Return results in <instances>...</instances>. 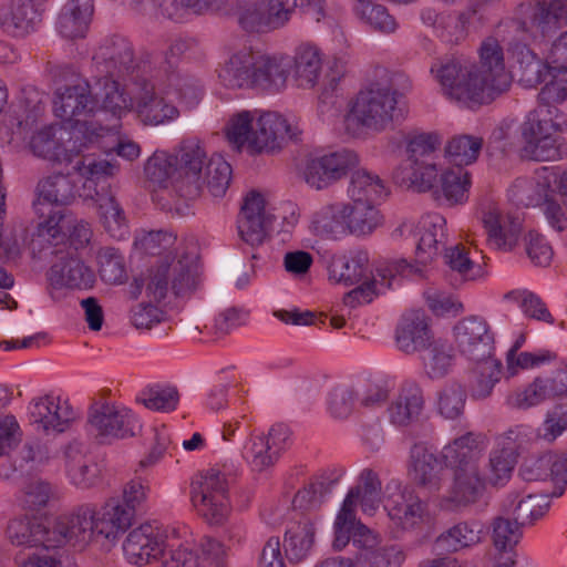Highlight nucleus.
I'll list each match as a JSON object with an SVG mask.
<instances>
[{"instance_id":"nucleus-1","label":"nucleus","mask_w":567,"mask_h":567,"mask_svg":"<svg viewBox=\"0 0 567 567\" xmlns=\"http://www.w3.org/2000/svg\"><path fill=\"white\" fill-rule=\"evenodd\" d=\"M480 63L464 58H446L431 66L443 93L468 107L488 104L505 93L512 76L504 63V53L497 39L486 38L480 47Z\"/></svg>"},{"instance_id":"nucleus-2","label":"nucleus","mask_w":567,"mask_h":567,"mask_svg":"<svg viewBox=\"0 0 567 567\" xmlns=\"http://www.w3.org/2000/svg\"><path fill=\"white\" fill-rule=\"evenodd\" d=\"M538 100L522 125V156L537 162L559 161L567 155V145L554 133L567 131V118L554 104L567 100V80L546 83Z\"/></svg>"},{"instance_id":"nucleus-3","label":"nucleus","mask_w":567,"mask_h":567,"mask_svg":"<svg viewBox=\"0 0 567 567\" xmlns=\"http://www.w3.org/2000/svg\"><path fill=\"white\" fill-rule=\"evenodd\" d=\"M410 90L406 74L388 72L359 91L350 117L369 132L382 133L405 118L404 96Z\"/></svg>"},{"instance_id":"nucleus-4","label":"nucleus","mask_w":567,"mask_h":567,"mask_svg":"<svg viewBox=\"0 0 567 567\" xmlns=\"http://www.w3.org/2000/svg\"><path fill=\"white\" fill-rule=\"evenodd\" d=\"M408 267L405 260L393 261L385 268L378 269L377 276L370 278L368 254L359 251L350 257L333 258L329 266V278L344 286L358 285L344 298L346 305L354 307L357 303H369L374 296L384 293L391 288L396 275Z\"/></svg>"},{"instance_id":"nucleus-5","label":"nucleus","mask_w":567,"mask_h":567,"mask_svg":"<svg viewBox=\"0 0 567 567\" xmlns=\"http://www.w3.org/2000/svg\"><path fill=\"white\" fill-rule=\"evenodd\" d=\"M403 142L405 158L393 169L394 182L420 193L432 189L441 171L435 161L442 144L441 135L415 130L406 133Z\"/></svg>"},{"instance_id":"nucleus-6","label":"nucleus","mask_w":567,"mask_h":567,"mask_svg":"<svg viewBox=\"0 0 567 567\" xmlns=\"http://www.w3.org/2000/svg\"><path fill=\"white\" fill-rule=\"evenodd\" d=\"M198 279L196 256L187 252L169 254L151 268L146 293L157 302L165 299L169 292L176 297H184L196 289Z\"/></svg>"},{"instance_id":"nucleus-7","label":"nucleus","mask_w":567,"mask_h":567,"mask_svg":"<svg viewBox=\"0 0 567 567\" xmlns=\"http://www.w3.org/2000/svg\"><path fill=\"white\" fill-rule=\"evenodd\" d=\"M229 476L226 466H216L199 473L190 483L192 504L198 515L212 525L223 524L230 513Z\"/></svg>"},{"instance_id":"nucleus-8","label":"nucleus","mask_w":567,"mask_h":567,"mask_svg":"<svg viewBox=\"0 0 567 567\" xmlns=\"http://www.w3.org/2000/svg\"><path fill=\"white\" fill-rule=\"evenodd\" d=\"M96 101L86 82L60 87L54 93L53 112L63 122H74V130L83 133L86 142L103 137L109 128L86 117L96 110Z\"/></svg>"},{"instance_id":"nucleus-9","label":"nucleus","mask_w":567,"mask_h":567,"mask_svg":"<svg viewBox=\"0 0 567 567\" xmlns=\"http://www.w3.org/2000/svg\"><path fill=\"white\" fill-rule=\"evenodd\" d=\"M567 25V0H542L535 4H520L508 28L518 40L527 42L536 38L554 35Z\"/></svg>"},{"instance_id":"nucleus-10","label":"nucleus","mask_w":567,"mask_h":567,"mask_svg":"<svg viewBox=\"0 0 567 567\" xmlns=\"http://www.w3.org/2000/svg\"><path fill=\"white\" fill-rule=\"evenodd\" d=\"M392 238L411 240L415 246V256L419 262L426 265L445 248L446 220L437 213L426 214L417 223L405 220L392 231Z\"/></svg>"},{"instance_id":"nucleus-11","label":"nucleus","mask_w":567,"mask_h":567,"mask_svg":"<svg viewBox=\"0 0 567 567\" xmlns=\"http://www.w3.org/2000/svg\"><path fill=\"white\" fill-rule=\"evenodd\" d=\"M86 424L87 431L102 442L132 437L141 429L130 409L106 400H96L90 405Z\"/></svg>"},{"instance_id":"nucleus-12","label":"nucleus","mask_w":567,"mask_h":567,"mask_svg":"<svg viewBox=\"0 0 567 567\" xmlns=\"http://www.w3.org/2000/svg\"><path fill=\"white\" fill-rule=\"evenodd\" d=\"M95 507L83 504L68 514L60 515L49 524L47 544L50 548L64 545L84 549L97 536L95 528Z\"/></svg>"},{"instance_id":"nucleus-13","label":"nucleus","mask_w":567,"mask_h":567,"mask_svg":"<svg viewBox=\"0 0 567 567\" xmlns=\"http://www.w3.org/2000/svg\"><path fill=\"white\" fill-rule=\"evenodd\" d=\"M383 503L391 520L404 530L415 529L426 517V504L411 486L399 478H391L385 484Z\"/></svg>"},{"instance_id":"nucleus-14","label":"nucleus","mask_w":567,"mask_h":567,"mask_svg":"<svg viewBox=\"0 0 567 567\" xmlns=\"http://www.w3.org/2000/svg\"><path fill=\"white\" fill-rule=\"evenodd\" d=\"M174 156L177 171L176 194L187 203L197 198L203 190L206 152L198 141L186 140Z\"/></svg>"},{"instance_id":"nucleus-15","label":"nucleus","mask_w":567,"mask_h":567,"mask_svg":"<svg viewBox=\"0 0 567 567\" xmlns=\"http://www.w3.org/2000/svg\"><path fill=\"white\" fill-rule=\"evenodd\" d=\"M289 441V427L275 424L267 435L250 433L241 447V456L252 471L264 472L278 462Z\"/></svg>"},{"instance_id":"nucleus-16","label":"nucleus","mask_w":567,"mask_h":567,"mask_svg":"<svg viewBox=\"0 0 567 567\" xmlns=\"http://www.w3.org/2000/svg\"><path fill=\"white\" fill-rule=\"evenodd\" d=\"M299 134L298 126L289 124L279 113L255 110V130L249 144V154L280 150L286 137L296 140Z\"/></svg>"},{"instance_id":"nucleus-17","label":"nucleus","mask_w":567,"mask_h":567,"mask_svg":"<svg viewBox=\"0 0 567 567\" xmlns=\"http://www.w3.org/2000/svg\"><path fill=\"white\" fill-rule=\"evenodd\" d=\"M28 415L34 430L47 435L65 432L75 419L72 406L52 394L33 399Z\"/></svg>"},{"instance_id":"nucleus-18","label":"nucleus","mask_w":567,"mask_h":567,"mask_svg":"<svg viewBox=\"0 0 567 567\" xmlns=\"http://www.w3.org/2000/svg\"><path fill=\"white\" fill-rule=\"evenodd\" d=\"M134 109L145 125L156 126L169 123L179 116L178 109L167 99L166 93L146 80L137 83Z\"/></svg>"},{"instance_id":"nucleus-19","label":"nucleus","mask_w":567,"mask_h":567,"mask_svg":"<svg viewBox=\"0 0 567 567\" xmlns=\"http://www.w3.org/2000/svg\"><path fill=\"white\" fill-rule=\"evenodd\" d=\"M93 61L101 80L125 79L135 68L132 44L122 37L106 39L96 50Z\"/></svg>"},{"instance_id":"nucleus-20","label":"nucleus","mask_w":567,"mask_h":567,"mask_svg":"<svg viewBox=\"0 0 567 567\" xmlns=\"http://www.w3.org/2000/svg\"><path fill=\"white\" fill-rule=\"evenodd\" d=\"M275 217L266 210L261 194L250 192L244 200L237 219L240 238L250 246L260 245L272 228Z\"/></svg>"},{"instance_id":"nucleus-21","label":"nucleus","mask_w":567,"mask_h":567,"mask_svg":"<svg viewBox=\"0 0 567 567\" xmlns=\"http://www.w3.org/2000/svg\"><path fill=\"white\" fill-rule=\"evenodd\" d=\"M454 338L461 353L470 360L492 357L494 336L483 318L470 316L460 320L454 327Z\"/></svg>"},{"instance_id":"nucleus-22","label":"nucleus","mask_w":567,"mask_h":567,"mask_svg":"<svg viewBox=\"0 0 567 567\" xmlns=\"http://www.w3.org/2000/svg\"><path fill=\"white\" fill-rule=\"evenodd\" d=\"M408 475L416 487L435 494L443 485L444 465L424 443H415L410 450Z\"/></svg>"},{"instance_id":"nucleus-23","label":"nucleus","mask_w":567,"mask_h":567,"mask_svg":"<svg viewBox=\"0 0 567 567\" xmlns=\"http://www.w3.org/2000/svg\"><path fill=\"white\" fill-rule=\"evenodd\" d=\"M165 534L157 524L145 523L131 530L123 543L128 563L143 566L159 557L165 549Z\"/></svg>"},{"instance_id":"nucleus-24","label":"nucleus","mask_w":567,"mask_h":567,"mask_svg":"<svg viewBox=\"0 0 567 567\" xmlns=\"http://www.w3.org/2000/svg\"><path fill=\"white\" fill-rule=\"evenodd\" d=\"M48 280L54 288L87 289L95 281V275L73 251L56 254L48 271Z\"/></svg>"},{"instance_id":"nucleus-25","label":"nucleus","mask_w":567,"mask_h":567,"mask_svg":"<svg viewBox=\"0 0 567 567\" xmlns=\"http://www.w3.org/2000/svg\"><path fill=\"white\" fill-rule=\"evenodd\" d=\"M433 338L430 319L422 310L405 312L395 329V344L406 354L422 352L427 348Z\"/></svg>"},{"instance_id":"nucleus-26","label":"nucleus","mask_w":567,"mask_h":567,"mask_svg":"<svg viewBox=\"0 0 567 567\" xmlns=\"http://www.w3.org/2000/svg\"><path fill=\"white\" fill-rule=\"evenodd\" d=\"M40 6L41 0H6L0 16L2 30L14 38L35 31L41 22Z\"/></svg>"},{"instance_id":"nucleus-27","label":"nucleus","mask_w":567,"mask_h":567,"mask_svg":"<svg viewBox=\"0 0 567 567\" xmlns=\"http://www.w3.org/2000/svg\"><path fill=\"white\" fill-rule=\"evenodd\" d=\"M78 190L79 182L70 167L65 174H54L38 183L33 208L38 215L44 216L45 205H68L74 199Z\"/></svg>"},{"instance_id":"nucleus-28","label":"nucleus","mask_w":567,"mask_h":567,"mask_svg":"<svg viewBox=\"0 0 567 567\" xmlns=\"http://www.w3.org/2000/svg\"><path fill=\"white\" fill-rule=\"evenodd\" d=\"M291 69L292 61L290 56L258 52L251 87L267 93H279L287 86Z\"/></svg>"},{"instance_id":"nucleus-29","label":"nucleus","mask_w":567,"mask_h":567,"mask_svg":"<svg viewBox=\"0 0 567 567\" xmlns=\"http://www.w3.org/2000/svg\"><path fill=\"white\" fill-rule=\"evenodd\" d=\"M85 196L95 202L100 220L107 234L117 240L125 239L128 235L127 219L110 185L103 184L100 189H95V194L89 192Z\"/></svg>"},{"instance_id":"nucleus-30","label":"nucleus","mask_w":567,"mask_h":567,"mask_svg":"<svg viewBox=\"0 0 567 567\" xmlns=\"http://www.w3.org/2000/svg\"><path fill=\"white\" fill-rule=\"evenodd\" d=\"M258 52L244 45L234 51L218 69L220 83L228 89L251 87Z\"/></svg>"},{"instance_id":"nucleus-31","label":"nucleus","mask_w":567,"mask_h":567,"mask_svg":"<svg viewBox=\"0 0 567 567\" xmlns=\"http://www.w3.org/2000/svg\"><path fill=\"white\" fill-rule=\"evenodd\" d=\"M133 509L124 507L118 497L110 498L99 511L95 509L97 536L111 542L123 535L133 523Z\"/></svg>"},{"instance_id":"nucleus-32","label":"nucleus","mask_w":567,"mask_h":567,"mask_svg":"<svg viewBox=\"0 0 567 567\" xmlns=\"http://www.w3.org/2000/svg\"><path fill=\"white\" fill-rule=\"evenodd\" d=\"M482 220L491 244L504 249H512L516 245L522 231L518 217L503 216L496 206H489Z\"/></svg>"},{"instance_id":"nucleus-33","label":"nucleus","mask_w":567,"mask_h":567,"mask_svg":"<svg viewBox=\"0 0 567 567\" xmlns=\"http://www.w3.org/2000/svg\"><path fill=\"white\" fill-rule=\"evenodd\" d=\"M453 482L449 489V499L457 506L475 504L485 491V478L480 467L468 465L453 470Z\"/></svg>"},{"instance_id":"nucleus-34","label":"nucleus","mask_w":567,"mask_h":567,"mask_svg":"<svg viewBox=\"0 0 567 567\" xmlns=\"http://www.w3.org/2000/svg\"><path fill=\"white\" fill-rule=\"evenodd\" d=\"M93 10V0H68L56 20L59 34L69 40L84 38Z\"/></svg>"},{"instance_id":"nucleus-35","label":"nucleus","mask_w":567,"mask_h":567,"mask_svg":"<svg viewBox=\"0 0 567 567\" xmlns=\"http://www.w3.org/2000/svg\"><path fill=\"white\" fill-rule=\"evenodd\" d=\"M513 435L514 432L508 431L501 436L497 445L489 453L484 478L494 486L504 485L512 476L516 464V445Z\"/></svg>"},{"instance_id":"nucleus-36","label":"nucleus","mask_w":567,"mask_h":567,"mask_svg":"<svg viewBox=\"0 0 567 567\" xmlns=\"http://www.w3.org/2000/svg\"><path fill=\"white\" fill-rule=\"evenodd\" d=\"M293 79L298 87L312 89L318 83L322 69V53L311 42L300 43L291 59Z\"/></svg>"},{"instance_id":"nucleus-37","label":"nucleus","mask_w":567,"mask_h":567,"mask_svg":"<svg viewBox=\"0 0 567 567\" xmlns=\"http://www.w3.org/2000/svg\"><path fill=\"white\" fill-rule=\"evenodd\" d=\"M483 443V435L474 432H467L455 437L442 449V458L445 466L453 470L467 467L470 464L478 466Z\"/></svg>"},{"instance_id":"nucleus-38","label":"nucleus","mask_w":567,"mask_h":567,"mask_svg":"<svg viewBox=\"0 0 567 567\" xmlns=\"http://www.w3.org/2000/svg\"><path fill=\"white\" fill-rule=\"evenodd\" d=\"M476 255H478L476 249H472L464 244L445 248L444 264L449 267L453 286L474 281L483 276V268L474 258Z\"/></svg>"},{"instance_id":"nucleus-39","label":"nucleus","mask_w":567,"mask_h":567,"mask_svg":"<svg viewBox=\"0 0 567 567\" xmlns=\"http://www.w3.org/2000/svg\"><path fill=\"white\" fill-rule=\"evenodd\" d=\"M65 470L71 483L79 488L87 489L100 481L99 465L86 457L78 443L69 444L64 450Z\"/></svg>"},{"instance_id":"nucleus-40","label":"nucleus","mask_w":567,"mask_h":567,"mask_svg":"<svg viewBox=\"0 0 567 567\" xmlns=\"http://www.w3.org/2000/svg\"><path fill=\"white\" fill-rule=\"evenodd\" d=\"M423 406L424 398L421 388L414 383H408L401 388L399 395L390 404L389 419L396 426H406L419 419Z\"/></svg>"},{"instance_id":"nucleus-41","label":"nucleus","mask_w":567,"mask_h":567,"mask_svg":"<svg viewBox=\"0 0 567 567\" xmlns=\"http://www.w3.org/2000/svg\"><path fill=\"white\" fill-rule=\"evenodd\" d=\"M71 167L78 182L82 183L84 188H93L94 192L99 189V182L115 177L121 171V165L114 157L94 158L83 156L78 158Z\"/></svg>"},{"instance_id":"nucleus-42","label":"nucleus","mask_w":567,"mask_h":567,"mask_svg":"<svg viewBox=\"0 0 567 567\" xmlns=\"http://www.w3.org/2000/svg\"><path fill=\"white\" fill-rule=\"evenodd\" d=\"M340 474L331 472L323 474L310 481L308 485L299 489L292 499V507L295 511H300L302 516L305 513L317 511L323 503L324 497L331 493L337 483L339 482ZM317 519L316 515H311Z\"/></svg>"},{"instance_id":"nucleus-43","label":"nucleus","mask_w":567,"mask_h":567,"mask_svg":"<svg viewBox=\"0 0 567 567\" xmlns=\"http://www.w3.org/2000/svg\"><path fill=\"white\" fill-rule=\"evenodd\" d=\"M315 517L301 516L287 528L284 547L290 561H300L309 554L315 540Z\"/></svg>"},{"instance_id":"nucleus-44","label":"nucleus","mask_w":567,"mask_h":567,"mask_svg":"<svg viewBox=\"0 0 567 567\" xmlns=\"http://www.w3.org/2000/svg\"><path fill=\"white\" fill-rule=\"evenodd\" d=\"M49 524H43L28 516L14 518L9 522L7 537L12 545L50 549L47 544Z\"/></svg>"},{"instance_id":"nucleus-45","label":"nucleus","mask_w":567,"mask_h":567,"mask_svg":"<svg viewBox=\"0 0 567 567\" xmlns=\"http://www.w3.org/2000/svg\"><path fill=\"white\" fill-rule=\"evenodd\" d=\"M550 501L545 494H528L519 498L518 494H511L505 504L506 511L513 514L514 519L523 527L533 525L549 509Z\"/></svg>"},{"instance_id":"nucleus-46","label":"nucleus","mask_w":567,"mask_h":567,"mask_svg":"<svg viewBox=\"0 0 567 567\" xmlns=\"http://www.w3.org/2000/svg\"><path fill=\"white\" fill-rule=\"evenodd\" d=\"M348 195L351 202L377 204L386 196V187L379 175L359 168L351 175Z\"/></svg>"},{"instance_id":"nucleus-47","label":"nucleus","mask_w":567,"mask_h":567,"mask_svg":"<svg viewBox=\"0 0 567 567\" xmlns=\"http://www.w3.org/2000/svg\"><path fill=\"white\" fill-rule=\"evenodd\" d=\"M475 361L476 364L470 372V392L474 399H486L501 380L502 364L493 357Z\"/></svg>"},{"instance_id":"nucleus-48","label":"nucleus","mask_w":567,"mask_h":567,"mask_svg":"<svg viewBox=\"0 0 567 567\" xmlns=\"http://www.w3.org/2000/svg\"><path fill=\"white\" fill-rule=\"evenodd\" d=\"M344 204H328L318 209L311 219L312 231L326 238H339L348 234Z\"/></svg>"},{"instance_id":"nucleus-49","label":"nucleus","mask_w":567,"mask_h":567,"mask_svg":"<svg viewBox=\"0 0 567 567\" xmlns=\"http://www.w3.org/2000/svg\"><path fill=\"white\" fill-rule=\"evenodd\" d=\"M347 231L357 236L369 235L381 224L382 217L375 204L350 202L344 204Z\"/></svg>"},{"instance_id":"nucleus-50","label":"nucleus","mask_w":567,"mask_h":567,"mask_svg":"<svg viewBox=\"0 0 567 567\" xmlns=\"http://www.w3.org/2000/svg\"><path fill=\"white\" fill-rule=\"evenodd\" d=\"M482 540V529L476 523L461 522L443 532L436 538V547L455 553L472 547Z\"/></svg>"},{"instance_id":"nucleus-51","label":"nucleus","mask_w":567,"mask_h":567,"mask_svg":"<svg viewBox=\"0 0 567 567\" xmlns=\"http://www.w3.org/2000/svg\"><path fill=\"white\" fill-rule=\"evenodd\" d=\"M144 172L150 182L168 188L172 187L176 193L177 171L174 154L164 151H156L146 161Z\"/></svg>"},{"instance_id":"nucleus-52","label":"nucleus","mask_w":567,"mask_h":567,"mask_svg":"<svg viewBox=\"0 0 567 567\" xmlns=\"http://www.w3.org/2000/svg\"><path fill=\"white\" fill-rule=\"evenodd\" d=\"M422 352L423 368L429 378L442 379L451 371L454 353L446 341L435 339Z\"/></svg>"},{"instance_id":"nucleus-53","label":"nucleus","mask_w":567,"mask_h":567,"mask_svg":"<svg viewBox=\"0 0 567 567\" xmlns=\"http://www.w3.org/2000/svg\"><path fill=\"white\" fill-rule=\"evenodd\" d=\"M512 192L519 205L542 206L551 196L550 179L545 175L520 178L515 182Z\"/></svg>"},{"instance_id":"nucleus-54","label":"nucleus","mask_w":567,"mask_h":567,"mask_svg":"<svg viewBox=\"0 0 567 567\" xmlns=\"http://www.w3.org/2000/svg\"><path fill=\"white\" fill-rule=\"evenodd\" d=\"M255 130V110L234 114L225 127L226 138L237 151L244 148L249 153V144Z\"/></svg>"},{"instance_id":"nucleus-55","label":"nucleus","mask_w":567,"mask_h":567,"mask_svg":"<svg viewBox=\"0 0 567 567\" xmlns=\"http://www.w3.org/2000/svg\"><path fill=\"white\" fill-rule=\"evenodd\" d=\"M476 8L472 7L463 12L441 13L440 24H437L436 35L445 43L457 44L467 35V24Z\"/></svg>"},{"instance_id":"nucleus-56","label":"nucleus","mask_w":567,"mask_h":567,"mask_svg":"<svg viewBox=\"0 0 567 567\" xmlns=\"http://www.w3.org/2000/svg\"><path fill=\"white\" fill-rule=\"evenodd\" d=\"M359 492V489L349 491L336 517L333 547L337 550L343 549L352 540V532L357 522L353 502Z\"/></svg>"},{"instance_id":"nucleus-57","label":"nucleus","mask_w":567,"mask_h":567,"mask_svg":"<svg viewBox=\"0 0 567 567\" xmlns=\"http://www.w3.org/2000/svg\"><path fill=\"white\" fill-rule=\"evenodd\" d=\"M405 558L400 545L378 546L373 550L359 553L355 567H401Z\"/></svg>"},{"instance_id":"nucleus-58","label":"nucleus","mask_w":567,"mask_h":567,"mask_svg":"<svg viewBox=\"0 0 567 567\" xmlns=\"http://www.w3.org/2000/svg\"><path fill=\"white\" fill-rule=\"evenodd\" d=\"M483 140L472 135H457L452 137L445 146V154L455 167H463L474 163L482 150Z\"/></svg>"},{"instance_id":"nucleus-59","label":"nucleus","mask_w":567,"mask_h":567,"mask_svg":"<svg viewBox=\"0 0 567 567\" xmlns=\"http://www.w3.org/2000/svg\"><path fill=\"white\" fill-rule=\"evenodd\" d=\"M235 16L239 25L248 32L271 31L261 0L237 1Z\"/></svg>"},{"instance_id":"nucleus-60","label":"nucleus","mask_w":567,"mask_h":567,"mask_svg":"<svg viewBox=\"0 0 567 567\" xmlns=\"http://www.w3.org/2000/svg\"><path fill=\"white\" fill-rule=\"evenodd\" d=\"M32 153L41 158L61 162L65 155L62 138L56 137V128L52 125L38 131L30 140Z\"/></svg>"},{"instance_id":"nucleus-61","label":"nucleus","mask_w":567,"mask_h":567,"mask_svg":"<svg viewBox=\"0 0 567 567\" xmlns=\"http://www.w3.org/2000/svg\"><path fill=\"white\" fill-rule=\"evenodd\" d=\"M441 186L450 204H462L468 197L471 175L464 167L446 169L441 175Z\"/></svg>"},{"instance_id":"nucleus-62","label":"nucleus","mask_w":567,"mask_h":567,"mask_svg":"<svg viewBox=\"0 0 567 567\" xmlns=\"http://www.w3.org/2000/svg\"><path fill=\"white\" fill-rule=\"evenodd\" d=\"M231 179V166L221 157L213 156L208 159L203 172L204 186L214 197L226 194Z\"/></svg>"},{"instance_id":"nucleus-63","label":"nucleus","mask_w":567,"mask_h":567,"mask_svg":"<svg viewBox=\"0 0 567 567\" xmlns=\"http://www.w3.org/2000/svg\"><path fill=\"white\" fill-rule=\"evenodd\" d=\"M138 401L150 410L169 412L176 409L179 394L175 386L153 384L140 393Z\"/></svg>"},{"instance_id":"nucleus-64","label":"nucleus","mask_w":567,"mask_h":567,"mask_svg":"<svg viewBox=\"0 0 567 567\" xmlns=\"http://www.w3.org/2000/svg\"><path fill=\"white\" fill-rule=\"evenodd\" d=\"M103 81L102 111L110 112L113 116L120 118L134 107V97L127 96L120 80L103 79Z\"/></svg>"}]
</instances>
